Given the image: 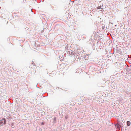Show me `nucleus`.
Returning <instances> with one entry per match:
<instances>
[{
    "label": "nucleus",
    "instance_id": "obj_10",
    "mask_svg": "<svg viewBox=\"0 0 131 131\" xmlns=\"http://www.w3.org/2000/svg\"><path fill=\"white\" fill-rule=\"evenodd\" d=\"M103 9H102V10H101V11L102 12H103L104 11L103 10Z\"/></svg>",
    "mask_w": 131,
    "mask_h": 131
},
{
    "label": "nucleus",
    "instance_id": "obj_6",
    "mask_svg": "<svg viewBox=\"0 0 131 131\" xmlns=\"http://www.w3.org/2000/svg\"><path fill=\"white\" fill-rule=\"evenodd\" d=\"M6 119H8L9 120L11 119H12L11 117L10 116H9L8 117V118H7V117L6 118Z\"/></svg>",
    "mask_w": 131,
    "mask_h": 131
},
{
    "label": "nucleus",
    "instance_id": "obj_8",
    "mask_svg": "<svg viewBox=\"0 0 131 131\" xmlns=\"http://www.w3.org/2000/svg\"><path fill=\"white\" fill-rule=\"evenodd\" d=\"M97 8L98 9H101L100 6H98V7H97Z\"/></svg>",
    "mask_w": 131,
    "mask_h": 131
},
{
    "label": "nucleus",
    "instance_id": "obj_9",
    "mask_svg": "<svg viewBox=\"0 0 131 131\" xmlns=\"http://www.w3.org/2000/svg\"><path fill=\"white\" fill-rule=\"evenodd\" d=\"M74 54V53H72V52H71V55H73Z\"/></svg>",
    "mask_w": 131,
    "mask_h": 131
},
{
    "label": "nucleus",
    "instance_id": "obj_3",
    "mask_svg": "<svg viewBox=\"0 0 131 131\" xmlns=\"http://www.w3.org/2000/svg\"><path fill=\"white\" fill-rule=\"evenodd\" d=\"M126 123H127V125L128 126H130V124H131L130 122L129 121H128Z\"/></svg>",
    "mask_w": 131,
    "mask_h": 131
},
{
    "label": "nucleus",
    "instance_id": "obj_2",
    "mask_svg": "<svg viewBox=\"0 0 131 131\" xmlns=\"http://www.w3.org/2000/svg\"><path fill=\"white\" fill-rule=\"evenodd\" d=\"M115 126L116 127L119 129H120V127H121V125L118 124H116L115 125Z\"/></svg>",
    "mask_w": 131,
    "mask_h": 131
},
{
    "label": "nucleus",
    "instance_id": "obj_5",
    "mask_svg": "<svg viewBox=\"0 0 131 131\" xmlns=\"http://www.w3.org/2000/svg\"><path fill=\"white\" fill-rule=\"evenodd\" d=\"M11 127L12 128H14V124L13 123H12L11 125Z\"/></svg>",
    "mask_w": 131,
    "mask_h": 131
},
{
    "label": "nucleus",
    "instance_id": "obj_1",
    "mask_svg": "<svg viewBox=\"0 0 131 131\" xmlns=\"http://www.w3.org/2000/svg\"><path fill=\"white\" fill-rule=\"evenodd\" d=\"M6 123V121L5 119L3 118L2 120L0 121V126H3L4 125H5Z\"/></svg>",
    "mask_w": 131,
    "mask_h": 131
},
{
    "label": "nucleus",
    "instance_id": "obj_11",
    "mask_svg": "<svg viewBox=\"0 0 131 131\" xmlns=\"http://www.w3.org/2000/svg\"><path fill=\"white\" fill-rule=\"evenodd\" d=\"M65 118H66V119H67V117L66 116H65Z\"/></svg>",
    "mask_w": 131,
    "mask_h": 131
},
{
    "label": "nucleus",
    "instance_id": "obj_7",
    "mask_svg": "<svg viewBox=\"0 0 131 131\" xmlns=\"http://www.w3.org/2000/svg\"><path fill=\"white\" fill-rule=\"evenodd\" d=\"M100 7V8H101V9H103V8H102L101 7H102L103 6V5H102V6L101 5H100V6H99Z\"/></svg>",
    "mask_w": 131,
    "mask_h": 131
},
{
    "label": "nucleus",
    "instance_id": "obj_4",
    "mask_svg": "<svg viewBox=\"0 0 131 131\" xmlns=\"http://www.w3.org/2000/svg\"><path fill=\"white\" fill-rule=\"evenodd\" d=\"M56 117H55L54 118L53 120V122L54 123H56Z\"/></svg>",
    "mask_w": 131,
    "mask_h": 131
}]
</instances>
